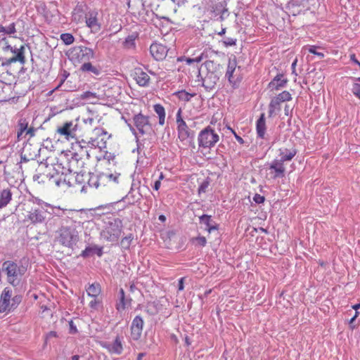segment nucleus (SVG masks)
<instances>
[{"label":"nucleus","instance_id":"20e7f679","mask_svg":"<svg viewBox=\"0 0 360 360\" xmlns=\"http://www.w3.org/2000/svg\"><path fill=\"white\" fill-rule=\"evenodd\" d=\"M204 66L207 70L206 75L202 77L199 72L198 77H200L202 86L206 91H210L214 88L221 76L220 65L213 60H207L204 63Z\"/></svg>","mask_w":360,"mask_h":360},{"label":"nucleus","instance_id":"f3484780","mask_svg":"<svg viewBox=\"0 0 360 360\" xmlns=\"http://www.w3.org/2000/svg\"><path fill=\"white\" fill-rule=\"evenodd\" d=\"M168 49L159 43H153L150 46V53L156 60H162L167 56Z\"/></svg>","mask_w":360,"mask_h":360},{"label":"nucleus","instance_id":"09e8293b","mask_svg":"<svg viewBox=\"0 0 360 360\" xmlns=\"http://www.w3.org/2000/svg\"><path fill=\"white\" fill-rule=\"evenodd\" d=\"M80 98L82 99H84V100H90L91 98H96L97 96H96V93H94V92H91L89 91H86L83 92L81 94Z\"/></svg>","mask_w":360,"mask_h":360},{"label":"nucleus","instance_id":"052dcab7","mask_svg":"<svg viewBox=\"0 0 360 360\" xmlns=\"http://www.w3.org/2000/svg\"><path fill=\"white\" fill-rule=\"evenodd\" d=\"M253 200L257 203V204H260V203H262L264 202L265 200V198L263 196V195H261L259 194H255V196L253 197Z\"/></svg>","mask_w":360,"mask_h":360},{"label":"nucleus","instance_id":"423d86ee","mask_svg":"<svg viewBox=\"0 0 360 360\" xmlns=\"http://www.w3.org/2000/svg\"><path fill=\"white\" fill-rule=\"evenodd\" d=\"M122 221L119 218H113L105 223L101 232V236L108 242H117L122 232Z\"/></svg>","mask_w":360,"mask_h":360},{"label":"nucleus","instance_id":"4d7b16f0","mask_svg":"<svg viewBox=\"0 0 360 360\" xmlns=\"http://www.w3.org/2000/svg\"><path fill=\"white\" fill-rule=\"evenodd\" d=\"M16 32L15 25L14 22H12L9 25L8 27H6V34H12Z\"/></svg>","mask_w":360,"mask_h":360},{"label":"nucleus","instance_id":"0e129e2a","mask_svg":"<svg viewBox=\"0 0 360 360\" xmlns=\"http://www.w3.org/2000/svg\"><path fill=\"white\" fill-rule=\"evenodd\" d=\"M154 305H148L146 309V311L150 315H154L157 313L155 309H153L151 307L154 308Z\"/></svg>","mask_w":360,"mask_h":360},{"label":"nucleus","instance_id":"a878e982","mask_svg":"<svg viewBox=\"0 0 360 360\" xmlns=\"http://www.w3.org/2000/svg\"><path fill=\"white\" fill-rule=\"evenodd\" d=\"M79 70L82 72L91 74L92 76H99L102 73V68L100 65H94L90 61L83 63Z\"/></svg>","mask_w":360,"mask_h":360},{"label":"nucleus","instance_id":"f257e3e1","mask_svg":"<svg viewBox=\"0 0 360 360\" xmlns=\"http://www.w3.org/2000/svg\"><path fill=\"white\" fill-rule=\"evenodd\" d=\"M31 164L33 167H34L36 165H38L40 170H43L44 168L49 171L44 174L46 176V179L50 184H55L58 187L63 185H67L68 187L72 186V173L68 169L67 160L65 163L57 161L56 164L49 165L46 162L44 163L42 162L39 164L37 162H35L34 159H32Z\"/></svg>","mask_w":360,"mask_h":360},{"label":"nucleus","instance_id":"c756f323","mask_svg":"<svg viewBox=\"0 0 360 360\" xmlns=\"http://www.w3.org/2000/svg\"><path fill=\"white\" fill-rule=\"evenodd\" d=\"M86 141L84 140L82 141H77L75 143L72 144V154H78L80 153V151H84L85 154H87V155H85L86 159L89 160L90 158V154L89 150H87L86 147L87 145L86 144Z\"/></svg>","mask_w":360,"mask_h":360},{"label":"nucleus","instance_id":"5701e85b","mask_svg":"<svg viewBox=\"0 0 360 360\" xmlns=\"http://www.w3.org/2000/svg\"><path fill=\"white\" fill-rule=\"evenodd\" d=\"M278 152L280 159L278 160L284 163L285 162L290 161L296 155L297 150L294 147L290 148H281Z\"/></svg>","mask_w":360,"mask_h":360},{"label":"nucleus","instance_id":"cd10ccee","mask_svg":"<svg viewBox=\"0 0 360 360\" xmlns=\"http://www.w3.org/2000/svg\"><path fill=\"white\" fill-rule=\"evenodd\" d=\"M94 254L101 257L103 254V247L97 245L87 246L83 251H82L80 256L84 258H87Z\"/></svg>","mask_w":360,"mask_h":360},{"label":"nucleus","instance_id":"5fc2aeb1","mask_svg":"<svg viewBox=\"0 0 360 360\" xmlns=\"http://www.w3.org/2000/svg\"><path fill=\"white\" fill-rule=\"evenodd\" d=\"M352 92L356 97L360 99V84L354 83L352 85Z\"/></svg>","mask_w":360,"mask_h":360},{"label":"nucleus","instance_id":"412c9836","mask_svg":"<svg viewBox=\"0 0 360 360\" xmlns=\"http://www.w3.org/2000/svg\"><path fill=\"white\" fill-rule=\"evenodd\" d=\"M134 79L140 86L146 87L150 84V78L149 75L141 68L135 69Z\"/></svg>","mask_w":360,"mask_h":360},{"label":"nucleus","instance_id":"ddd939ff","mask_svg":"<svg viewBox=\"0 0 360 360\" xmlns=\"http://www.w3.org/2000/svg\"><path fill=\"white\" fill-rule=\"evenodd\" d=\"M236 66L237 59L235 56H233V57H231L229 59V63L227 65L225 77L227 78L229 84L233 89L238 88L239 84L240 82V79H238V77L235 78L234 72L236 70Z\"/></svg>","mask_w":360,"mask_h":360},{"label":"nucleus","instance_id":"e2e57ef3","mask_svg":"<svg viewBox=\"0 0 360 360\" xmlns=\"http://www.w3.org/2000/svg\"><path fill=\"white\" fill-rule=\"evenodd\" d=\"M69 326H70V331L69 332L70 334H76L78 332L76 326L75 325V323H73V321L72 320L69 321Z\"/></svg>","mask_w":360,"mask_h":360},{"label":"nucleus","instance_id":"e433bc0d","mask_svg":"<svg viewBox=\"0 0 360 360\" xmlns=\"http://www.w3.org/2000/svg\"><path fill=\"white\" fill-rule=\"evenodd\" d=\"M28 127V122L26 119L20 118L18 123V133L17 136L18 139L20 140L22 139V134L25 132Z\"/></svg>","mask_w":360,"mask_h":360},{"label":"nucleus","instance_id":"3c124183","mask_svg":"<svg viewBox=\"0 0 360 360\" xmlns=\"http://www.w3.org/2000/svg\"><path fill=\"white\" fill-rule=\"evenodd\" d=\"M221 41L226 47H228L236 45V39L226 37Z\"/></svg>","mask_w":360,"mask_h":360},{"label":"nucleus","instance_id":"680f3d73","mask_svg":"<svg viewBox=\"0 0 360 360\" xmlns=\"http://www.w3.org/2000/svg\"><path fill=\"white\" fill-rule=\"evenodd\" d=\"M309 51L311 53L317 55L320 58H322L324 56V54L323 53L316 51V48L315 46H311L309 49Z\"/></svg>","mask_w":360,"mask_h":360},{"label":"nucleus","instance_id":"dca6fc26","mask_svg":"<svg viewBox=\"0 0 360 360\" xmlns=\"http://www.w3.org/2000/svg\"><path fill=\"white\" fill-rule=\"evenodd\" d=\"M86 185H83L81 192L86 193L87 186L89 188H98L100 186L103 185V179L101 178V173L99 174H94L93 172H88L86 174Z\"/></svg>","mask_w":360,"mask_h":360},{"label":"nucleus","instance_id":"aec40b11","mask_svg":"<svg viewBox=\"0 0 360 360\" xmlns=\"http://www.w3.org/2000/svg\"><path fill=\"white\" fill-rule=\"evenodd\" d=\"M25 46L22 45L17 51L16 55H14L13 57L10 58L4 59V60L2 61V65L8 66L12 63H15L16 62H19L21 65H24L26 61L25 56Z\"/></svg>","mask_w":360,"mask_h":360},{"label":"nucleus","instance_id":"8fccbe9b","mask_svg":"<svg viewBox=\"0 0 360 360\" xmlns=\"http://www.w3.org/2000/svg\"><path fill=\"white\" fill-rule=\"evenodd\" d=\"M153 109L158 116L165 115V108L161 104L154 105Z\"/></svg>","mask_w":360,"mask_h":360},{"label":"nucleus","instance_id":"79ce46f5","mask_svg":"<svg viewBox=\"0 0 360 360\" xmlns=\"http://www.w3.org/2000/svg\"><path fill=\"white\" fill-rule=\"evenodd\" d=\"M96 130L97 131L96 134L98 135V136H99V139H98L99 146H97V148H98L100 149L105 148L106 147V141H104L103 138H102L101 136L103 135H105L107 134V132L105 131H104L103 129H96Z\"/></svg>","mask_w":360,"mask_h":360},{"label":"nucleus","instance_id":"473e14b6","mask_svg":"<svg viewBox=\"0 0 360 360\" xmlns=\"http://www.w3.org/2000/svg\"><path fill=\"white\" fill-rule=\"evenodd\" d=\"M281 103L277 101L274 97L271 100L269 105L268 116L273 117L281 111Z\"/></svg>","mask_w":360,"mask_h":360},{"label":"nucleus","instance_id":"393cba45","mask_svg":"<svg viewBox=\"0 0 360 360\" xmlns=\"http://www.w3.org/2000/svg\"><path fill=\"white\" fill-rule=\"evenodd\" d=\"M98 13L96 11H91L86 15V25L97 32L101 30V25L98 23L97 20Z\"/></svg>","mask_w":360,"mask_h":360},{"label":"nucleus","instance_id":"9d476101","mask_svg":"<svg viewBox=\"0 0 360 360\" xmlns=\"http://www.w3.org/2000/svg\"><path fill=\"white\" fill-rule=\"evenodd\" d=\"M78 129L77 120L64 122L61 126H58L56 132L65 139H76V132Z\"/></svg>","mask_w":360,"mask_h":360},{"label":"nucleus","instance_id":"72a5a7b5","mask_svg":"<svg viewBox=\"0 0 360 360\" xmlns=\"http://www.w3.org/2000/svg\"><path fill=\"white\" fill-rule=\"evenodd\" d=\"M120 174L115 172L114 174H105L101 173V178L103 179V186L105 185L107 182H112L115 184H118L120 182Z\"/></svg>","mask_w":360,"mask_h":360},{"label":"nucleus","instance_id":"6ab92c4d","mask_svg":"<svg viewBox=\"0 0 360 360\" xmlns=\"http://www.w3.org/2000/svg\"><path fill=\"white\" fill-rule=\"evenodd\" d=\"M11 297L12 290L8 287L5 288L0 296V313H9Z\"/></svg>","mask_w":360,"mask_h":360},{"label":"nucleus","instance_id":"f8f14e48","mask_svg":"<svg viewBox=\"0 0 360 360\" xmlns=\"http://www.w3.org/2000/svg\"><path fill=\"white\" fill-rule=\"evenodd\" d=\"M132 121L136 130H138L141 135H144L148 130L151 129L149 117L141 112L134 115Z\"/></svg>","mask_w":360,"mask_h":360},{"label":"nucleus","instance_id":"b1692460","mask_svg":"<svg viewBox=\"0 0 360 360\" xmlns=\"http://www.w3.org/2000/svg\"><path fill=\"white\" fill-rule=\"evenodd\" d=\"M131 299L126 297L124 290L120 288L118 292V301L116 303L115 307L118 311H124L127 306L131 304Z\"/></svg>","mask_w":360,"mask_h":360},{"label":"nucleus","instance_id":"2f4dec72","mask_svg":"<svg viewBox=\"0 0 360 360\" xmlns=\"http://www.w3.org/2000/svg\"><path fill=\"white\" fill-rule=\"evenodd\" d=\"M139 37L136 32L128 35L122 42V47L124 49H134L136 48V39Z\"/></svg>","mask_w":360,"mask_h":360},{"label":"nucleus","instance_id":"f704fd0d","mask_svg":"<svg viewBox=\"0 0 360 360\" xmlns=\"http://www.w3.org/2000/svg\"><path fill=\"white\" fill-rule=\"evenodd\" d=\"M142 195L139 192L134 193L133 189L131 191L122 198V200L127 201L129 205H134L136 202L139 201L141 198Z\"/></svg>","mask_w":360,"mask_h":360},{"label":"nucleus","instance_id":"13d9d810","mask_svg":"<svg viewBox=\"0 0 360 360\" xmlns=\"http://www.w3.org/2000/svg\"><path fill=\"white\" fill-rule=\"evenodd\" d=\"M58 13V11L56 8H54L53 11H46V9L44 8V16L45 18H52L53 16L56 15V13Z\"/></svg>","mask_w":360,"mask_h":360},{"label":"nucleus","instance_id":"603ef678","mask_svg":"<svg viewBox=\"0 0 360 360\" xmlns=\"http://www.w3.org/2000/svg\"><path fill=\"white\" fill-rule=\"evenodd\" d=\"M122 120H124V122L127 124V125L129 127L130 131H131V133L136 136L137 137V131L134 127V123L132 124L130 121V120H127L124 117H122Z\"/></svg>","mask_w":360,"mask_h":360},{"label":"nucleus","instance_id":"0eeeda50","mask_svg":"<svg viewBox=\"0 0 360 360\" xmlns=\"http://www.w3.org/2000/svg\"><path fill=\"white\" fill-rule=\"evenodd\" d=\"M56 240L61 245L72 249L79 240V232L75 226H62L58 231Z\"/></svg>","mask_w":360,"mask_h":360},{"label":"nucleus","instance_id":"58836bf2","mask_svg":"<svg viewBox=\"0 0 360 360\" xmlns=\"http://www.w3.org/2000/svg\"><path fill=\"white\" fill-rule=\"evenodd\" d=\"M86 292L89 297H97L101 292L100 285L97 283L89 285L86 289Z\"/></svg>","mask_w":360,"mask_h":360},{"label":"nucleus","instance_id":"f03ea898","mask_svg":"<svg viewBox=\"0 0 360 360\" xmlns=\"http://www.w3.org/2000/svg\"><path fill=\"white\" fill-rule=\"evenodd\" d=\"M27 201L28 202L36 204L37 206L31 207L30 211L28 212L25 217V220L30 221L34 225L45 224L52 214L51 212L46 209L45 207L50 208L52 211L53 207L37 198H32Z\"/></svg>","mask_w":360,"mask_h":360},{"label":"nucleus","instance_id":"c03bdc74","mask_svg":"<svg viewBox=\"0 0 360 360\" xmlns=\"http://www.w3.org/2000/svg\"><path fill=\"white\" fill-rule=\"evenodd\" d=\"M74 174H76L75 177V180L77 184H85L86 181L87 177H86V173L82 170L80 171V172L73 173Z\"/></svg>","mask_w":360,"mask_h":360},{"label":"nucleus","instance_id":"7c9ffc66","mask_svg":"<svg viewBox=\"0 0 360 360\" xmlns=\"http://www.w3.org/2000/svg\"><path fill=\"white\" fill-rule=\"evenodd\" d=\"M13 193L9 188H5L0 191V209L6 207L12 200Z\"/></svg>","mask_w":360,"mask_h":360},{"label":"nucleus","instance_id":"338daca9","mask_svg":"<svg viewBox=\"0 0 360 360\" xmlns=\"http://www.w3.org/2000/svg\"><path fill=\"white\" fill-rule=\"evenodd\" d=\"M35 131H36V129L34 127H30L29 129L27 128V129L25 131H26L25 134L30 135V137L34 136Z\"/></svg>","mask_w":360,"mask_h":360},{"label":"nucleus","instance_id":"2eb2a0df","mask_svg":"<svg viewBox=\"0 0 360 360\" xmlns=\"http://www.w3.org/2000/svg\"><path fill=\"white\" fill-rule=\"evenodd\" d=\"M144 321L143 318L138 315L134 317L132 320L130 330H131V337L134 340H139L142 335V331L143 328Z\"/></svg>","mask_w":360,"mask_h":360},{"label":"nucleus","instance_id":"4be33fe9","mask_svg":"<svg viewBox=\"0 0 360 360\" xmlns=\"http://www.w3.org/2000/svg\"><path fill=\"white\" fill-rule=\"evenodd\" d=\"M199 223L205 226V229L209 233L217 231L219 225L212 219L211 215L202 214L199 217Z\"/></svg>","mask_w":360,"mask_h":360},{"label":"nucleus","instance_id":"864d4df0","mask_svg":"<svg viewBox=\"0 0 360 360\" xmlns=\"http://www.w3.org/2000/svg\"><path fill=\"white\" fill-rule=\"evenodd\" d=\"M193 241H195L197 244L200 247H205L207 244L206 238L204 236H198L193 238Z\"/></svg>","mask_w":360,"mask_h":360},{"label":"nucleus","instance_id":"4c0bfd02","mask_svg":"<svg viewBox=\"0 0 360 360\" xmlns=\"http://www.w3.org/2000/svg\"><path fill=\"white\" fill-rule=\"evenodd\" d=\"M174 95L176 96L181 101L188 102L193 97H194L196 95V94H191L186 91L185 90H181L175 92Z\"/></svg>","mask_w":360,"mask_h":360},{"label":"nucleus","instance_id":"a19ab883","mask_svg":"<svg viewBox=\"0 0 360 360\" xmlns=\"http://www.w3.org/2000/svg\"><path fill=\"white\" fill-rule=\"evenodd\" d=\"M277 101H278L281 103L285 101H290L292 100L291 94L288 91H283L276 96L274 97Z\"/></svg>","mask_w":360,"mask_h":360},{"label":"nucleus","instance_id":"bf43d9fd","mask_svg":"<svg viewBox=\"0 0 360 360\" xmlns=\"http://www.w3.org/2000/svg\"><path fill=\"white\" fill-rule=\"evenodd\" d=\"M100 303L101 302L96 299V297H94V300L89 302V307L92 309L97 310Z\"/></svg>","mask_w":360,"mask_h":360},{"label":"nucleus","instance_id":"39448f33","mask_svg":"<svg viewBox=\"0 0 360 360\" xmlns=\"http://www.w3.org/2000/svg\"><path fill=\"white\" fill-rule=\"evenodd\" d=\"M1 269L7 276V282L13 287L19 285L22 277L27 271L26 267L13 260L4 262Z\"/></svg>","mask_w":360,"mask_h":360},{"label":"nucleus","instance_id":"774afa93","mask_svg":"<svg viewBox=\"0 0 360 360\" xmlns=\"http://www.w3.org/2000/svg\"><path fill=\"white\" fill-rule=\"evenodd\" d=\"M101 345L102 347L106 349L110 353H111V344L108 342H101Z\"/></svg>","mask_w":360,"mask_h":360},{"label":"nucleus","instance_id":"37998d69","mask_svg":"<svg viewBox=\"0 0 360 360\" xmlns=\"http://www.w3.org/2000/svg\"><path fill=\"white\" fill-rule=\"evenodd\" d=\"M210 184V177H207L205 179H204L202 181V182H201V184H200V186L198 187V195H200L201 193H206L207 189L209 187Z\"/></svg>","mask_w":360,"mask_h":360},{"label":"nucleus","instance_id":"ea45409f","mask_svg":"<svg viewBox=\"0 0 360 360\" xmlns=\"http://www.w3.org/2000/svg\"><path fill=\"white\" fill-rule=\"evenodd\" d=\"M22 300V296L21 295H16L14 297H11V304L9 305V313L13 311Z\"/></svg>","mask_w":360,"mask_h":360},{"label":"nucleus","instance_id":"6e6d98bb","mask_svg":"<svg viewBox=\"0 0 360 360\" xmlns=\"http://www.w3.org/2000/svg\"><path fill=\"white\" fill-rule=\"evenodd\" d=\"M98 139L99 136H97L96 138H91L89 141L86 142V145L91 146V148H97V146H99L98 145Z\"/></svg>","mask_w":360,"mask_h":360},{"label":"nucleus","instance_id":"c85d7f7f","mask_svg":"<svg viewBox=\"0 0 360 360\" xmlns=\"http://www.w3.org/2000/svg\"><path fill=\"white\" fill-rule=\"evenodd\" d=\"M227 4L226 1H220L214 5V6L212 7L213 12L220 14L219 18L221 20H224L226 18H227L229 15L228 8H226Z\"/></svg>","mask_w":360,"mask_h":360},{"label":"nucleus","instance_id":"49530a36","mask_svg":"<svg viewBox=\"0 0 360 360\" xmlns=\"http://www.w3.org/2000/svg\"><path fill=\"white\" fill-rule=\"evenodd\" d=\"M60 39L63 41L65 45H70L75 41V37L72 34L63 33L60 35Z\"/></svg>","mask_w":360,"mask_h":360},{"label":"nucleus","instance_id":"7ed1b4c3","mask_svg":"<svg viewBox=\"0 0 360 360\" xmlns=\"http://www.w3.org/2000/svg\"><path fill=\"white\" fill-rule=\"evenodd\" d=\"M182 109L180 108L176 115L178 138L181 142L187 141L190 146L194 148L195 132L191 128L195 126V122H192L191 124H188L182 117Z\"/></svg>","mask_w":360,"mask_h":360},{"label":"nucleus","instance_id":"9b49d317","mask_svg":"<svg viewBox=\"0 0 360 360\" xmlns=\"http://www.w3.org/2000/svg\"><path fill=\"white\" fill-rule=\"evenodd\" d=\"M85 155H87V154H85L84 151H80L78 154L72 153L71 158L70 159H67L68 167V169L72 172V173H77L82 171L85 165Z\"/></svg>","mask_w":360,"mask_h":360},{"label":"nucleus","instance_id":"6e6552de","mask_svg":"<svg viewBox=\"0 0 360 360\" xmlns=\"http://www.w3.org/2000/svg\"><path fill=\"white\" fill-rule=\"evenodd\" d=\"M68 56L71 60L85 63L95 58V52L91 48L79 45L71 48L68 52Z\"/></svg>","mask_w":360,"mask_h":360},{"label":"nucleus","instance_id":"c9c22d12","mask_svg":"<svg viewBox=\"0 0 360 360\" xmlns=\"http://www.w3.org/2000/svg\"><path fill=\"white\" fill-rule=\"evenodd\" d=\"M123 352V346L122 344L121 338L117 336L111 344V354H121Z\"/></svg>","mask_w":360,"mask_h":360},{"label":"nucleus","instance_id":"de8ad7c7","mask_svg":"<svg viewBox=\"0 0 360 360\" xmlns=\"http://www.w3.org/2000/svg\"><path fill=\"white\" fill-rule=\"evenodd\" d=\"M70 73L65 70H63L62 73L60 75V82L58 86L54 89V90H58L62 88L63 85L65 84V80L69 77Z\"/></svg>","mask_w":360,"mask_h":360},{"label":"nucleus","instance_id":"bb28decb","mask_svg":"<svg viewBox=\"0 0 360 360\" xmlns=\"http://www.w3.org/2000/svg\"><path fill=\"white\" fill-rule=\"evenodd\" d=\"M266 120L264 113H262L256 122V131L257 138L265 139L266 138Z\"/></svg>","mask_w":360,"mask_h":360},{"label":"nucleus","instance_id":"a18cd8bd","mask_svg":"<svg viewBox=\"0 0 360 360\" xmlns=\"http://www.w3.org/2000/svg\"><path fill=\"white\" fill-rule=\"evenodd\" d=\"M133 236L132 234H129L125 237H124L120 242V245L122 248L125 250H128L131 245V243L133 240Z\"/></svg>","mask_w":360,"mask_h":360},{"label":"nucleus","instance_id":"1a4fd4ad","mask_svg":"<svg viewBox=\"0 0 360 360\" xmlns=\"http://www.w3.org/2000/svg\"><path fill=\"white\" fill-rule=\"evenodd\" d=\"M219 140V135L210 126L200 131L198 136V146L203 148H212Z\"/></svg>","mask_w":360,"mask_h":360},{"label":"nucleus","instance_id":"69168bd1","mask_svg":"<svg viewBox=\"0 0 360 360\" xmlns=\"http://www.w3.org/2000/svg\"><path fill=\"white\" fill-rule=\"evenodd\" d=\"M69 82H69V81H68L65 84H64L63 85V86H62V87H63V91H73V90H74V89H73V88H72L70 85H69V84H69Z\"/></svg>","mask_w":360,"mask_h":360},{"label":"nucleus","instance_id":"a211bd4d","mask_svg":"<svg viewBox=\"0 0 360 360\" xmlns=\"http://www.w3.org/2000/svg\"><path fill=\"white\" fill-rule=\"evenodd\" d=\"M288 79L285 77L284 74L278 73L269 83L268 89L271 91H278L286 87Z\"/></svg>","mask_w":360,"mask_h":360},{"label":"nucleus","instance_id":"4468645a","mask_svg":"<svg viewBox=\"0 0 360 360\" xmlns=\"http://www.w3.org/2000/svg\"><path fill=\"white\" fill-rule=\"evenodd\" d=\"M270 170L269 175L272 179L283 178L285 176V167L284 163L280 162L278 159L274 160L269 167Z\"/></svg>","mask_w":360,"mask_h":360}]
</instances>
